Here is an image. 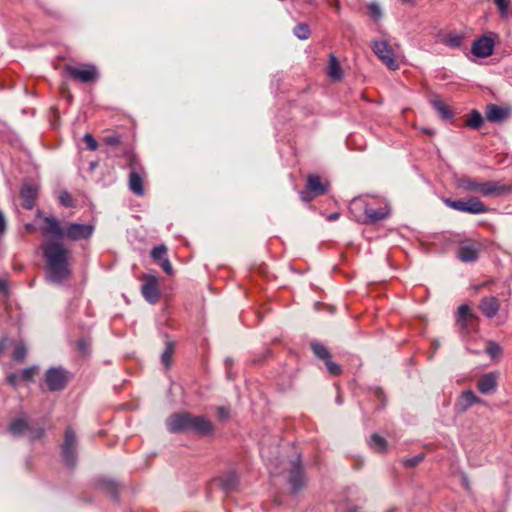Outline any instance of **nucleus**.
Wrapping results in <instances>:
<instances>
[{
    "label": "nucleus",
    "mask_w": 512,
    "mask_h": 512,
    "mask_svg": "<svg viewBox=\"0 0 512 512\" xmlns=\"http://www.w3.org/2000/svg\"><path fill=\"white\" fill-rule=\"evenodd\" d=\"M37 225L43 238H54L59 241H80L91 237L94 227L90 224L69 222L62 225L61 221L53 216H44L37 213Z\"/></svg>",
    "instance_id": "nucleus-1"
},
{
    "label": "nucleus",
    "mask_w": 512,
    "mask_h": 512,
    "mask_svg": "<svg viewBox=\"0 0 512 512\" xmlns=\"http://www.w3.org/2000/svg\"><path fill=\"white\" fill-rule=\"evenodd\" d=\"M41 249L46 261L47 277L54 283L62 282L70 275L69 249L54 238H44Z\"/></svg>",
    "instance_id": "nucleus-2"
},
{
    "label": "nucleus",
    "mask_w": 512,
    "mask_h": 512,
    "mask_svg": "<svg viewBox=\"0 0 512 512\" xmlns=\"http://www.w3.org/2000/svg\"><path fill=\"white\" fill-rule=\"evenodd\" d=\"M349 212L359 223H375L385 219L389 209L376 198L358 197L350 202Z\"/></svg>",
    "instance_id": "nucleus-3"
},
{
    "label": "nucleus",
    "mask_w": 512,
    "mask_h": 512,
    "mask_svg": "<svg viewBox=\"0 0 512 512\" xmlns=\"http://www.w3.org/2000/svg\"><path fill=\"white\" fill-rule=\"evenodd\" d=\"M457 186L465 192H475L483 197H499L512 191V186L502 181L480 182L468 176L461 177Z\"/></svg>",
    "instance_id": "nucleus-4"
},
{
    "label": "nucleus",
    "mask_w": 512,
    "mask_h": 512,
    "mask_svg": "<svg viewBox=\"0 0 512 512\" xmlns=\"http://www.w3.org/2000/svg\"><path fill=\"white\" fill-rule=\"evenodd\" d=\"M123 155L126 157L128 161V167L130 168L128 183L129 189L133 194L142 196L144 195V179L146 177L145 169L132 150L125 149Z\"/></svg>",
    "instance_id": "nucleus-5"
},
{
    "label": "nucleus",
    "mask_w": 512,
    "mask_h": 512,
    "mask_svg": "<svg viewBox=\"0 0 512 512\" xmlns=\"http://www.w3.org/2000/svg\"><path fill=\"white\" fill-rule=\"evenodd\" d=\"M64 70L71 78L82 83H90L97 80L99 74L97 68L92 64H81L79 66L65 65Z\"/></svg>",
    "instance_id": "nucleus-6"
},
{
    "label": "nucleus",
    "mask_w": 512,
    "mask_h": 512,
    "mask_svg": "<svg viewBox=\"0 0 512 512\" xmlns=\"http://www.w3.org/2000/svg\"><path fill=\"white\" fill-rule=\"evenodd\" d=\"M372 50L382 63L390 70L395 71L399 68L397 57L387 41H374L372 44Z\"/></svg>",
    "instance_id": "nucleus-7"
},
{
    "label": "nucleus",
    "mask_w": 512,
    "mask_h": 512,
    "mask_svg": "<svg viewBox=\"0 0 512 512\" xmlns=\"http://www.w3.org/2000/svg\"><path fill=\"white\" fill-rule=\"evenodd\" d=\"M141 293L144 299L150 304H156L161 297L158 278L154 275L142 276Z\"/></svg>",
    "instance_id": "nucleus-8"
},
{
    "label": "nucleus",
    "mask_w": 512,
    "mask_h": 512,
    "mask_svg": "<svg viewBox=\"0 0 512 512\" xmlns=\"http://www.w3.org/2000/svg\"><path fill=\"white\" fill-rule=\"evenodd\" d=\"M77 439L75 432L71 428H67L64 434V442L62 444V456L68 465H73L76 459Z\"/></svg>",
    "instance_id": "nucleus-9"
},
{
    "label": "nucleus",
    "mask_w": 512,
    "mask_h": 512,
    "mask_svg": "<svg viewBox=\"0 0 512 512\" xmlns=\"http://www.w3.org/2000/svg\"><path fill=\"white\" fill-rule=\"evenodd\" d=\"M45 382L50 391H60L67 384L66 371L61 368H51L45 374Z\"/></svg>",
    "instance_id": "nucleus-10"
},
{
    "label": "nucleus",
    "mask_w": 512,
    "mask_h": 512,
    "mask_svg": "<svg viewBox=\"0 0 512 512\" xmlns=\"http://www.w3.org/2000/svg\"><path fill=\"white\" fill-rule=\"evenodd\" d=\"M498 372H489L483 374L477 381V389L484 395L495 393L498 387Z\"/></svg>",
    "instance_id": "nucleus-11"
},
{
    "label": "nucleus",
    "mask_w": 512,
    "mask_h": 512,
    "mask_svg": "<svg viewBox=\"0 0 512 512\" xmlns=\"http://www.w3.org/2000/svg\"><path fill=\"white\" fill-rule=\"evenodd\" d=\"M190 414L177 413L169 417L167 427L171 432H180L190 429Z\"/></svg>",
    "instance_id": "nucleus-12"
},
{
    "label": "nucleus",
    "mask_w": 512,
    "mask_h": 512,
    "mask_svg": "<svg viewBox=\"0 0 512 512\" xmlns=\"http://www.w3.org/2000/svg\"><path fill=\"white\" fill-rule=\"evenodd\" d=\"M289 483L294 491L300 490L305 485V477L300 464V458L290 463Z\"/></svg>",
    "instance_id": "nucleus-13"
},
{
    "label": "nucleus",
    "mask_w": 512,
    "mask_h": 512,
    "mask_svg": "<svg viewBox=\"0 0 512 512\" xmlns=\"http://www.w3.org/2000/svg\"><path fill=\"white\" fill-rule=\"evenodd\" d=\"M190 429L201 435H211L214 431V427L211 421L205 416H194L190 414Z\"/></svg>",
    "instance_id": "nucleus-14"
},
{
    "label": "nucleus",
    "mask_w": 512,
    "mask_h": 512,
    "mask_svg": "<svg viewBox=\"0 0 512 512\" xmlns=\"http://www.w3.org/2000/svg\"><path fill=\"white\" fill-rule=\"evenodd\" d=\"M508 107L496 104H488L485 109V117L489 122H502L510 116Z\"/></svg>",
    "instance_id": "nucleus-15"
},
{
    "label": "nucleus",
    "mask_w": 512,
    "mask_h": 512,
    "mask_svg": "<svg viewBox=\"0 0 512 512\" xmlns=\"http://www.w3.org/2000/svg\"><path fill=\"white\" fill-rule=\"evenodd\" d=\"M494 49L493 40L489 37H481L474 41L472 45V53L477 57H488L492 55Z\"/></svg>",
    "instance_id": "nucleus-16"
},
{
    "label": "nucleus",
    "mask_w": 512,
    "mask_h": 512,
    "mask_svg": "<svg viewBox=\"0 0 512 512\" xmlns=\"http://www.w3.org/2000/svg\"><path fill=\"white\" fill-rule=\"evenodd\" d=\"M477 320V316L467 304H463L458 308L457 323L462 329L468 330L470 326L476 324Z\"/></svg>",
    "instance_id": "nucleus-17"
},
{
    "label": "nucleus",
    "mask_w": 512,
    "mask_h": 512,
    "mask_svg": "<svg viewBox=\"0 0 512 512\" xmlns=\"http://www.w3.org/2000/svg\"><path fill=\"white\" fill-rule=\"evenodd\" d=\"M239 480L234 472L225 474L213 481V485L222 489L225 493L234 491L238 486Z\"/></svg>",
    "instance_id": "nucleus-18"
},
{
    "label": "nucleus",
    "mask_w": 512,
    "mask_h": 512,
    "mask_svg": "<svg viewBox=\"0 0 512 512\" xmlns=\"http://www.w3.org/2000/svg\"><path fill=\"white\" fill-rule=\"evenodd\" d=\"M484 401L471 390L463 391L456 404L459 411L464 412L475 404H483Z\"/></svg>",
    "instance_id": "nucleus-19"
},
{
    "label": "nucleus",
    "mask_w": 512,
    "mask_h": 512,
    "mask_svg": "<svg viewBox=\"0 0 512 512\" xmlns=\"http://www.w3.org/2000/svg\"><path fill=\"white\" fill-rule=\"evenodd\" d=\"M479 309L488 318H493L500 309V303L496 297H484L480 304Z\"/></svg>",
    "instance_id": "nucleus-20"
},
{
    "label": "nucleus",
    "mask_w": 512,
    "mask_h": 512,
    "mask_svg": "<svg viewBox=\"0 0 512 512\" xmlns=\"http://www.w3.org/2000/svg\"><path fill=\"white\" fill-rule=\"evenodd\" d=\"M306 187L314 193V195L321 196L327 193L328 184L323 183L318 175L310 174L307 176Z\"/></svg>",
    "instance_id": "nucleus-21"
},
{
    "label": "nucleus",
    "mask_w": 512,
    "mask_h": 512,
    "mask_svg": "<svg viewBox=\"0 0 512 512\" xmlns=\"http://www.w3.org/2000/svg\"><path fill=\"white\" fill-rule=\"evenodd\" d=\"M479 246L476 244H465L459 247L457 257L462 262H472L478 257Z\"/></svg>",
    "instance_id": "nucleus-22"
},
{
    "label": "nucleus",
    "mask_w": 512,
    "mask_h": 512,
    "mask_svg": "<svg viewBox=\"0 0 512 512\" xmlns=\"http://www.w3.org/2000/svg\"><path fill=\"white\" fill-rule=\"evenodd\" d=\"M37 194L38 189L35 185L25 184L20 191L21 198L23 199V207L26 209H32Z\"/></svg>",
    "instance_id": "nucleus-23"
},
{
    "label": "nucleus",
    "mask_w": 512,
    "mask_h": 512,
    "mask_svg": "<svg viewBox=\"0 0 512 512\" xmlns=\"http://www.w3.org/2000/svg\"><path fill=\"white\" fill-rule=\"evenodd\" d=\"M465 36L462 33L448 32L440 36L439 41L452 49H459L462 47Z\"/></svg>",
    "instance_id": "nucleus-24"
},
{
    "label": "nucleus",
    "mask_w": 512,
    "mask_h": 512,
    "mask_svg": "<svg viewBox=\"0 0 512 512\" xmlns=\"http://www.w3.org/2000/svg\"><path fill=\"white\" fill-rule=\"evenodd\" d=\"M30 429V424L25 416L15 418L9 425V431L15 436L25 435Z\"/></svg>",
    "instance_id": "nucleus-25"
},
{
    "label": "nucleus",
    "mask_w": 512,
    "mask_h": 512,
    "mask_svg": "<svg viewBox=\"0 0 512 512\" xmlns=\"http://www.w3.org/2000/svg\"><path fill=\"white\" fill-rule=\"evenodd\" d=\"M327 74L331 79L336 81L340 80L343 76L342 68L337 58L333 54H331L329 57Z\"/></svg>",
    "instance_id": "nucleus-26"
},
{
    "label": "nucleus",
    "mask_w": 512,
    "mask_h": 512,
    "mask_svg": "<svg viewBox=\"0 0 512 512\" xmlns=\"http://www.w3.org/2000/svg\"><path fill=\"white\" fill-rule=\"evenodd\" d=\"M467 213L470 214H483L488 211L487 206L478 198L471 197L466 200Z\"/></svg>",
    "instance_id": "nucleus-27"
},
{
    "label": "nucleus",
    "mask_w": 512,
    "mask_h": 512,
    "mask_svg": "<svg viewBox=\"0 0 512 512\" xmlns=\"http://www.w3.org/2000/svg\"><path fill=\"white\" fill-rule=\"evenodd\" d=\"M432 105L434 109L438 112L441 118L450 119L453 116V113L448 105H446L442 100L435 99L432 101Z\"/></svg>",
    "instance_id": "nucleus-28"
},
{
    "label": "nucleus",
    "mask_w": 512,
    "mask_h": 512,
    "mask_svg": "<svg viewBox=\"0 0 512 512\" xmlns=\"http://www.w3.org/2000/svg\"><path fill=\"white\" fill-rule=\"evenodd\" d=\"M311 349L315 356L323 361L328 360L331 358V354L326 346H324L320 342H312L311 343Z\"/></svg>",
    "instance_id": "nucleus-29"
},
{
    "label": "nucleus",
    "mask_w": 512,
    "mask_h": 512,
    "mask_svg": "<svg viewBox=\"0 0 512 512\" xmlns=\"http://www.w3.org/2000/svg\"><path fill=\"white\" fill-rule=\"evenodd\" d=\"M174 354V343L168 341L166 343L165 350L161 355V362L165 366L166 369H169L172 363V356Z\"/></svg>",
    "instance_id": "nucleus-30"
},
{
    "label": "nucleus",
    "mask_w": 512,
    "mask_h": 512,
    "mask_svg": "<svg viewBox=\"0 0 512 512\" xmlns=\"http://www.w3.org/2000/svg\"><path fill=\"white\" fill-rule=\"evenodd\" d=\"M369 445L376 452H384L387 448V441L378 434H373L370 438Z\"/></svg>",
    "instance_id": "nucleus-31"
},
{
    "label": "nucleus",
    "mask_w": 512,
    "mask_h": 512,
    "mask_svg": "<svg viewBox=\"0 0 512 512\" xmlns=\"http://www.w3.org/2000/svg\"><path fill=\"white\" fill-rule=\"evenodd\" d=\"M483 124V117L477 110H472L466 125L472 129H479Z\"/></svg>",
    "instance_id": "nucleus-32"
},
{
    "label": "nucleus",
    "mask_w": 512,
    "mask_h": 512,
    "mask_svg": "<svg viewBox=\"0 0 512 512\" xmlns=\"http://www.w3.org/2000/svg\"><path fill=\"white\" fill-rule=\"evenodd\" d=\"M293 32L294 35L300 40L308 39L311 34L309 26L305 23H300L296 25Z\"/></svg>",
    "instance_id": "nucleus-33"
},
{
    "label": "nucleus",
    "mask_w": 512,
    "mask_h": 512,
    "mask_svg": "<svg viewBox=\"0 0 512 512\" xmlns=\"http://www.w3.org/2000/svg\"><path fill=\"white\" fill-rule=\"evenodd\" d=\"M444 203L454 210L467 213L466 200H452L446 198L444 199Z\"/></svg>",
    "instance_id": "nucleus-34"
},
{
    "label": "nucleus",
    "mask_w": 512,
    "mask_h": 512,
    "mask_svg": "<svg viewBox=\"0 0 512 512\" xmlns=\"http://www.w3.org/2000/svg\"><path fill=\"white\" fill-rule=\"evenodd\" d=\"M167 247L163 244L154 247L151 251V257L155 262H160L166 258Z\"/></svg>",
    "instance_id": "nucleus-35"
},
{
    "label": "nucleus",
    "mask_w": 512,
    "mask_h": 512,
    "mask_svg": "<svg viewBox=\"0 0 512 512\" xmlns=\"http://www.w3.org/2000/svg\"><path fill=\"white\" fill-rule=\"evenodd\" d=\"M493 2L497 7L500 16L502 18H507L509 15L511 0H493Z\"/></svg>",
    "instance_id": "nucleus-36"
},
{
    "label": "nucleus",
    "mask_w": 512,
    "mask_h": 512,
    "mask_svg": "<svg viewBox=\"0 0 512 512\" xmlns=\"http://www.w3.org/2000/svg\"><path fill=\"white\" fill-rule=\"evenodd\" d=\"M38 368L36 366L27 367L22 370L20 373V378L22 382H30L33 380L34 376L37 374Z\"/></svg>",
    "instance_id": "nucleus-37"
},
{
    "label": "nucleus",
    "mask_w": 512,
    "mask_h": 512,
    "mask_svg": "<svg viewBox=\"0 0 512 512\" xmlns=\"http://www.w3.org/2000/svg\"><path fill=\"white\" fill-rule=\"evenodd\" d=\"M26 347L22 344H18L13 351L12 358L16 362H23L26 357Z\"/></svg>",
    "instance_id": "nucleus-38"
},
{
    "label": "nucleus",
    "mask_w": 512,
    "mask_h": 512,
    "mask_svg": "<svg viewBox=\"0 0 512 512\" xmlns=\"http://www.w3.org/2000/svg\"><path fill=\"white\" fill-rule=\"evenodd\" d=\"M325 365L330 375L339 376L342 374L341 366L333 362L331 358L325 361Z\"/></svg>",
    "instance_id": "nucleus-39"
},
{
    "label": "nucleus",
    "mask_w": 512,
    "mask_h": 512,
    "mask_svg": "<svg viewBox=\"0 0 512 512\" xmlns=\"http://www.w3.org/2000/svg\"><path fill=\"white\" fill-rule=\"evenodd\" d=\"M424 460V454H418L411 458H405L402 460V464L407 468H412L420 464Z\"/></svg>",
    "instance_id": "nucleus-40"
},
{
    "label": "nucleus",
    "mask_w": 512,
    "mask_h": 512,
    "mask_svg": "<svg viewBox=\"0 0 512 512\" xmlns=\"http://www.w3.org/2000/svg\"><path fill=\"white\" fill-rule=\"evenodd\" d=\"M25 435H28L29 439L34 441L43 437L44 429L42 427H34L30 425V429L26 431Z\"/></svg>",
    "instance_id": "nucleus-41"
},
{
    "label": "nucleus",
    "mask_w": 512,
    "mask_h": 512,
    "mask_svg": "<svg viewBox=\"0 0 512 512\" xmlns=\"http://www.w3.org/2000/svg\"><path fill=\"white\" fill-rule=\"evenodd\" d=\"M485 351L491 358H496L501 354L502 349L496 342L490 341Z\"/></svg>",
    "instance_id": "nucleus-42"
},
{
    "label": "nucleus",
    "mask_w": 512,
    "mask_h": 512,
    "mask_svg": "<svg viewBox=\"0 0 512 512\" xmlns=\"http://www.w3.org/2000/svg\"><path fill=\"white\" fill-rule=\"evenodd\" d=\"M58 200H59L60 204L65 206V207H72L73 206V198L70 195V193L67 192V191H61L59 196H58Z\"/></svg>",
    "instance_id": "nucleus-43"
},
{
    "label": "nucleus",
    "mask_w": 512,
    "mask_h": 512,
    "mask_svg": "<svg viewBox=\"0 0 512 512\" xmlns=\"http://www.w3.org/2000/svg\"><path fill=\"white\" fill-rule=\"evenodd\" d=\"M103 142L109 146H118L121 144V136L117 133H112L103 138Z\"/></svg>",
    "instance_id": "nucleus-44"
},
{
    "label": "nucleus",
    "mask_w": 512,
    "mask_h": 512,
    "mask_svg": "<svg viewBox=\"0 0 512 512\" xmlns=\"http://www.w3.org/2000/svg\"><path fill=\"white\" fill-rule=\"evenodd\" d=\"M368 11L370 16L373 17L375 20H379L382 16V11L380 7L375 3H372L368 6Z\"/></svg>",
    "instance_id": "nucleus-45"
},
{
    "label": "nucleus",
    "mask_w": 512,
    "mask_h": 512,
    "mask_svg": "<svg viewBox=\"0 0 512 512\" xmlns=\"http://www.w3.org/2000/svg\"><path fill=\"white\" fill-rule=\"evenodd\" d=\"M83 140L90 151H95L98 148V143L91 134H85Z\"/></svg>",
    "instance_id": "nucleus-46"
},
{
    "label": "nucleus",
    "mask_w": 512,
    "mask_h": 512,
    "mask_svg": "<svg viewBox=\"0 0 512 512\" xmlns=\"http://www.w3.org/2000/svg\"><path fill=\"white\" fill-rule=\"evenodd\" d=\"M104 488L107 490V492L114 498L117 497L118 490L117 485L111 481L104 482Z\"/></svg>",
    "instance_id": "nucleus-47"
},
{
    "label": "nucleus",
    "mask_w": 512,
    "mask_h": 512,
    "mask_svg": "<svg viewBox=\"0 0 512 512\" xmlns=\"http://www.w3.org/2000/svg\"><path fill=\"white\" fill-rule=\"evenodd\" d=\"M316 197L318 196L314 195V193H312L307 187H305V189L300 192V198L304 202H309Z\"/></svg>",
    "instance_id": "nucleus-48"
},
{
    "label": "nucleus",
    "mask_w": 512,
    "mask_h": 512,
    "mask_svg": "<svg viewBox=\"0 0 512 512\" xmlns=\"http://www.w3.org/2000/svg\"><path fill=\"white\" fill-rule=\"evenodd\" d=\"M159 264L166 274H168V275L173 274V272H174L173 267L168 258L163 259L162 261L159 262Z\"/></svg>",
    "instance_id": "nucleus-49"
},
{
    "label": "nucleus",
    "mask_w": 512,
    "mask_h": 512,
    "mask_svg": "<svg viewBox=\"0 0 512 512\" xmlns=\"http://www.w3.org/2000/svg\"><path fill=\"white\" fill-rule=\"evenodd\" d=\"M7 381L8 383L13 386V387H17L21 381V378H20V374H16V373H11L7 376Z\"/></svg>",
    "instance_id": "nucleus-50"
},
{
    "label": "nucleus",
    "mask_w": 512,
    "mask_h": 512,
    "mask_svg": "<svg viewBox=\"0 0 512 512\" xmlns=\"http://www.w3.org/2000/svg\"><path fill=\"white\" fill-rule=\"evenodd\" d=\"M217 415H218L219 419L225 420L229 417V409H227L225 407H218Z\"/></svg>",
    "instance_id": "nucleus-51"
},
{
    "label": "nucleus",
    "mask_w": 512,
    "mask_h": 512,
    "mask_svg": "<svg viewBox=\"0 0 512 512\" xmlns=\"http://www.w3.org/2000/svg\"><path fill=\"white\" fill-rule=\"evenodd\" d=\"M6 230V220L3 213L0 211V236L4 234Z\"/></svg>",
    "instance_id": "nucleus-52"
},
{
    "label": "nucleus",
    "mask_w": 512,
    "mask_h": 512,
    "mask_svg": "<svg viewBox=\"0 0 512 512\" xmlns=\"http://www.w3.org/2000/svg\"><path fill=\"white\" fill-rule=\"evenodd\" d=\"M8 290V285L6 280L0 279V293L6 294Z\"/></svg>",
    "instance_id": "nucleus-53"
},
{
    "label": "nucleus",
    "mask_w": 512,
    "mask_h": 512,
    "mask_svg": "<svg viewBox=\"0 0 512 512\" xmlns=\"http://www.w3.org/2000/svg\"><path fill=\"white\" fill-rule=\"evenodd\" d=\"M338 218H339V213H332V214H330V215L327 217L328 221H335V220H337Z\"/></svg>",
    "instance_id": "nucleus-54"
},
{
    "label": "nucleus",
    "mask_w": 512,
    "mask_h": 512,
    "mask_svg": "<svg viewBox=\"0 0 512 512\" xmlns=\"http://www.w3.org/2000/svg\"><path fill=\"white\" fill-rule=\"evenodd\" d=\"M261 454H262L263 458H266V460L268 461L269 465L273 464L272 460L268 456H266V451L264 449H262Z\"/></svg>",
    "instance_id": "nucleus-55"
},
{
    "label": "nucleus",
    "mask_w": 512,
    "mask_h": 512,
    "mask_svg": "<svg viewBox=\"0 0 512 512\" xmlns=\"http://www.w3.org/2000/svg\"><path fill=\"white\" fill-rule=\"evenodd\" d=\"M3 349H4V342H1L0 343V353H2Z\"/></svg>",
    "instance_id": "nucleus-56"
}]
</instances>
